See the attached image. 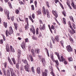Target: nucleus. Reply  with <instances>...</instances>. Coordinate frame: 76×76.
I'll return each mask as SVG.
<instances>
[{
	"label": "nucleus",
	"mask_w": 76,
	"mask_h": 76,
	"mask_svg": "<svg viewBox=\"0 0 76 76\" xmlns=\"http://www.w3.org/2000/svg\"><path fill=\"white\" fill-rule=\"evenodd\" d=\"M38 74H39L41 73V69L39 67L37 68L36 70Z\"/></svg>",
	"instance_id": "nucleus-12"
},
{
	"label": "nucleus",
	"mask_w": 76,
	"mask_h": 76,
	"mask_svg": "<svg viewBox=\"0 0 76 76\" xmlns=\"http://www.w3.org/2000/svg\"><path fill=\"white\" fill-rule=\"evenodd\" d=\"M10 69H7L6 72V76H10V68H9Z\"/></svg>",
	"instance_id": "nucleus-8"
},
{
	"label": "nucleus",
	"mask_w": 76,
	"mask_h": 76,
	"mask_svg": "<svg viewBox=\"0 0 76 76\" xmlns=\"http://www.w3.org/2000/svg\"><path fill=\"white\" fill-rule=\"evenodd\" d=\"M35 30V28H34V27H32V28H30V31L31 32H32L34 30Z\"/></svg>",
	"instance_id": "nucleus-30"
},
{
	"label": "nucleus",
	"mask_w": 76,
	"mask_h": 76,
	"mask_svg": "<svg viewBox=\"0 0 76 76\" xmlns=\"http://www.w3.org/2000/svg\"><path fill=\"white\" fill-rule=\"evenodd\" d=\"M46 11L47 12V17L50 18V14L49 13V11L48 10H46Z\"/></svg>",
	"instance_id": "nucleus-20"
},
{
	"label": "nucleus",
	"mask_w": 76,
	"mask_h": 76,
	"mask_svg": "<svg viewBox=\"0 0 76 76\" xmlns=\"http://www.w3.org/2000/svg\"><path fill=\"white\" fill-rule=\"evenodd\" d=\"M22 61L24 63V64H27V65H28V62L26 60L22 59Z\"/></svg>",
	"instance_id": "nucleus-16"
},
{
	"label": "nucleus",
	"mask_w": 76,
	"mask_h": 76,
	"mask_svg": "<svg viewBox=\"0 0 76 76\" xmlns=\"http://www.w3.org/2000/svg\"><path fill=\"white\" fill-rule=\"evenodd\" d=\"M59 4L60 5V6H61V7L62 9H64V7H63V5H62L61 3H60V2H59Z\"/></svg>",
	"instance_id": "nucleus-29"
},
{
	"label": "nucleus",
	"mask_w": 76,
	"mask_h": 76,
	"mask_svg": "<svg viewBox=\"0 0 76 76\" xmlns=\"http://www.w3.org/2000/svg\"><path fill=\"white\" fill-rule=\"evenodd\" d=\"M8 34L9 35H11V34H13V29H12V27L11 26L10 27L9 30L8 31V30H7L5 32V34L7 37L9 36Z\"/></svg>",
	"instance_id": "nucleus-1"
},
{
	"label": "nucleus",
	"mask_w": 76,
	"mask_h": 76,
	"mask_svg": "<svg viewBox=\"0 0 76 76\" xmlns=\"http://www.w3.org/2000/svg\"><path fill=\"white\" fill-rule=\"evenodd\" d=\"M45 7H43L42 10H43V12H45Z\"/></svg>",
	"instance_id": "nucleus-55"
},
{
	"label": "nucleus",
	"mask_w": 76,
	"mask_h": 76,
	"mask_svg": "<svg viewBox=\"0 0 76 76\" xmlns=\"http://www.w3.org/2000/svg\"><path fill=\"white\" fill-rule=\"evenodd\" d=\"M11 19L12 20V21H13L14 20V16H12V17H11Z\"/></svg>",
	"instance_id": "nucleus-51"
},
{
	"label": "nucleus",
	"mask_w": 76,
	"mask_h": 76,
	"mask_svg": "<svg viewBox=\"0 0 76 76\" xmlns=\"http://www.w3.org/2000/svg\"><path fill=\"white\" fill-rule=\"evenodd\" d=\"M61 59L59 60V61L61 62V61H62V62H63V63H64L65 65H66V64H67V61H66V59H65V58H64L63 56H61Z\"/></svg>",
	"instance_id": "nucleus-2"
},
{
	"label": "nucleus",
	"mask_w": 76,
	"mask_h": 76,
	"mask_svg": "<svg viewBox=\"0 0 76 76\" xmlns=\"http://www.w3.org/2000/svg\"><path fill=\"white\" fill-rule=\"evenodd\" d=\"M39 29L38 28H37L36 30V34L37 35H38V34H39Z\"/></svg>",
	"instance_id": "nucleus-27"
},
{
	"label": "nucleus",
	"mask_w": 76,
	"mask_h": 76,
	"mask_svg": "<svg viewBox=\"0 0 76 76\" xmlns=\"http://www.w3.org/2000/svg\"><path fill=\"white\" fill-rule=\"evenodd\" d=\"M21 54V51L20 50L18 49V53L17 57L18 58H20V54Z\"/></svg>",
	"instance_id": "nucleus-10"
},
{
	"label": "nucleus",
	"mask_w": 76,
	"mask_h": 76,
	"mask_svg": "<svg viewBox=\"0 0 76 76\" xmlns=\"http://www.w3.org/2000/svg\"><path fill=\"white\" fill-rule=\"evenodd\" d=\"M3 42V39H1L0 41V44H2Z\"/></svg>",
	"instance_id": "nucleus-53"
},
{
	"label": "nucleus",
	"mask_w": 76,
	"mask_h": 76,
	"mask_svg": "<svg viewBox=\"0 0 76 76\" xmlns=\"http://www.w3.org/2000/svg\"><path fill=\"white\" fill-rule=\"evenodd\" d=\"M50 57L52 59H53V58L54 57H53V54H51L50 55Z\"/></svg>",
	"instance_id": "nucleus-49"
},
{
	"label": "nucleus",
	"mask_w": 76,
	"mask_h": 76,
	"mask_svg": "<svg viewBox=\"0 0 76 76\" xmlns=\"http://www.w3.org/2000/svg\"><path fill=\"white\" fill-rule=\"evenodd\" d=\"M37 13H38V15H41V10L39 9L38 11H37Z\"/></svg>",
	"instance_id": "nucleus-31"
},
{
	"label": "nucleus",
	"mask_w": 76,
	"mask_h": 76,
	"mask_svg": "<svg viewBox=\"0 0 76 76\" xmlns=\"http://www.w3.org/2000/svg\"><path fill=\"white\" fill-rule=\"evenodd\" d=\"M19 19L20 21H21V22H24V20H21V19L20 18V17H19Z\"/></svg>",
	"instance_id": "nucleus-56"
},
{
	"label": "nucleus",
	"mask_w": 76,
	"mask_h": 76,
	"mask_svg": "<svg viewBox=\"0 0 76 76\" xmlns=\"http://www.w3.org/2000/svg\"><path fill=\"white\" fill-rule=\"evenodd\" d=\"M29 57H30L31 61H33L34 59H33V58L32 57V56L31 55H29Z\"/></svg>",
	"instance_id": "nucleus-25"
},
{
	"label": "nucleus",
	"mask_w": 76,
	"mask_h": 76,
	"mask_svg": "<svg viewBox=\"0 0 76 76\" xmlns=\"http://www.w3.org/2000/svg\"><path fill=\"white\" fill-rule=\"evenodd\" d=\"M42 37V34H41V33H40L39 34V36H38V37L39 38H40V37Z\"/></svg>",
	"instance_id": "nucleus-62"
},
{
	"label": "nucleus",
	"mask_w": 76,
	"mask_h": 76,
	"mask_svg": "<svg viewBox=\"0 0 76 76\" xmlns=\"http://www.w3.org/2000/svg\"><path fill=\"white\" fill-rule=\"evenodd\" d=\"M35 52L36 54H39L40 50H39V49H35Z\"/></svg>",
	"instance_id": "nucleus-14"
},
{
	"label": "nucleus",
	"mask_w": 76,
	"mask_h": 76,
	"mask_svg": "<svg viewBox=\"0 0 76 76\" xmlns=\"http://www.w3.org/2000/svg\"><path fill=\"white\" fill-rule=\"evenodd\" d=\"M39 23L40 24H42V20H41L40 19L39 20Z\"/></svg>",
	"instance_id": "nucleus-57"
},
{
	"label": "nucleus",
	"mask_w": 76,
	"mask_h": 76,
	"mask_svg": "<svg viewBox=\"0 0 76 76\" xmlns=\"http://www.w3.org/2000/svg\"><path fill=\"white\" fill-rule=\"evenodd\" d=\"M18 63H21V60L20 59V58H18Z\"/></svg>",
	"instance_id": "nucleus-42"
},
{
	"label": "nucleus",
	"mask_w": 76,
	"mask_h": 76,
	"mask_svg": "<svg viewBox=\"0 0 76 76\" xmlns=\"http://www.w3.org/2000/svg\"><path fill=\"white\" fill-rule=\"evenodd\" d=\"M4 12L5 14L7 15V16L9 17V12L6 9L4 10Z\"/></svg>",
	"instance_id": "nucleus-9"
},
{
	"label": "nucleus",
	"mask_w": 76,
	"mask_h": 76,
	"mask_svg": "<svg viewBox=\"0 0 76 76\" xmlns=\"http://www.w3.org/2000/svg\"><path fill=\"white\" fill-rule=\"evenodd\" d=\"M32 32L33 33V34H34V35H35V30H33V31H32Z\"/></svg>",
	"instance_id": "nucleus-61"
},
{
	"label": "nucleus",
	"mask_w": 76,
	"mask_h": 76,
	"mask_svg": "<svg viewBox=\"0 0 76 76\" xmlns=\"http://www.w3.org/2000/svg\"><path fill=\"white\" fill-rule=\"evenodd\" d=\"M50 48H52V47H53V46L52 45V44H51V43L50 44Z\"/></svg>",
	"instance_id": "nucleus-63"
},
{
	"label": "nucleus",
	"mask_w": 76,
	"mask_h": 76,
	"mask_svg": "<svg viewBox=\"0 0 76 76\" xmlns=\"http://www.w3.org/2000/svg\"><path fill=\"white\" fill-rule=\"evenodd\" d=\"M45 29V24L43 25V26H42L41 25H40V27H39V29L41 31H42V30H44Z\"/></svg>",
	"instance_id": "nucleus-6"
},
{
	"label": "nucleus",
	"mask_w": 76,
	"mask_h": 76,
	"mask_svg": "<svg viewBox=\"0 0 76 76\" xmlns=\"http://www.w3.org/2000/svg\"><path fill=\"white\" fill-rule=\"evenodd\" d=\"M43 14L44 15V16H45V15H47V14H46V12H45V11L43 12Z\"/></svg>",
	"instance_id": "nucleus-64"
},
{
	"label": "nucleus",
	"mask_w": 76,
	"mask_h": 76,
	"mask_svg": "<svg viewBox=\"0 0 76 76\" xmlns=\"http://www.w3.org/2000/svg\"><path fill=\"white\" fill-rule=\"evenodd\" d=\"M31 7L32 8V10H35V8H34V5H32Z\"/></svg>",
	"instance_id": "nucleus-38"
},
{
	"label": "nucleus",
	"mask_w": 76,
	"mask_h": 76,
	"mask_svg": "<svg viewBox=\"0 0 76 76\" xmlns=\"http://www.w3.org/2000/svg\"><path fill=\"white\" fill-rule=\"evenodd\" d=\"M26 20L27 23H28V18H26Z\"/></svg>",
	"instance_id": "nucleus-54"
},
{
	"label": "nucleus",
	"mask_w": 76,
	"mask_h": 76,
	"mask_svg": "<svg viewBox=\"0 0 76 76\" xmlns=\"http://www.w3.org/2000/svg\"><path fill=\"white\" fill-rule=\"evenodd\" d=\"M60 43L61 44V45H62V46H63V44H64V42H63V41L61 40L60 41Z\"/></svg>",
	"instance_id": "nucleus-46"
},
{
	"label": "nucleus",
	"mask_w": 76,
	"mask_h": 76,
	"mask_svg": "<svg viewBox=\"0 0 76 76\" xmlns=\"http://www.w3.org/2000/svg\"><path fill=\"white\" fill-rule=\"evenodd\" d=\"M10 49L11 52H12V53H14V52H15V50H14V49L13 48L12 46H10Z\"/></svg>",
	"instance_id": "nucleus-23"
},
{
	"label": "nucleus",
	"mask_w": 76,
	"mask_h": 76,
	"mask_svg": "<svg viewBox=\"0 0 76 76\" xmlns=\"http://www.w3.org/2000/svg\"><path fill=\"white\" fill-rule=\"evenodd\" d=\"M51 29H53V30H54V29H55V28H54V26L53 25H52L51 26Z\"/></svg>",
	"instance_id": "nucleus-45"
},
{
	"label": "nucleus",
	"mask_w": 76,
	"mask_h": 76,
	"mask_svg": "<svg viewBox=\"0 0 76 76\" xmlns=\"http://www.w3.org/2000/svg\"><path fill=\"white\" fill-rule=\"evenodd\" d=\"M55 2L56 4H57V2H59V1H58V0H55Z\"/></svg>",
	"instance_id": "nucleus-58"
},
{
	"label": "nucleus",
	"mask_w": 76,
	"mask_h": 76,
	"mask_svg": "<svg viewBox=\"0 0 76 76\" xmlns=\"http://www.w3.org/2000/svg\"><path fill=\"white\" fill-rule=\"evenodd\" d=\"M6 50L7 52L10 51V49H9V45H8L6 46Z\"/></svg>",
	"instance_id": "nucleus-17"
},
{
	"label": "nucleus",
	"mask_w": 76,
	"mask_h": 76,
	"mask_svg": "<svg viewBox=\"0 0 76 76\" xmlns=\"http://www.w3.org/2000/svg\"><path fill=\"white\" fill-rule=\"evenodd\" d=\"M42 61L43 64H44V63H45V59L44 58H42Z\"/></svg>",
	"instance_id": "nucleus-39"
},
{
	"label": "nucleus",
	"mask_w": 76,
	"mask_h": 76,
	"mask_svg": "<svg viewBox=\"0 0 76 76\" xmlns=\"http://www.w3.org/2000/svg\"><path fill=\"white\" fill-rule=\"evenodd\" d=\"M63 21L64 22V24H66V19L65 18H63Z\"/></svg>",
	"instance_id": "nucleus-35"
},
{
	"label": "nucleus",
	"mask_w": 76,
	"mask_h": 76,
	"mask_svg": "<svg viewBox=\"0 0 76 76\" xmlns=\"http://www.w3.org/2000/svg\"><path fill=\"white\" fill-rule=\"evenodd\" d=\"M72 32L74 34H76V31H75V30L73 28L72 29Z\"/></svg>",
	"instance_id": "nucleus-41"
},
{
	"label": "nucleus",
	"mask_w": 76,
	"mask_h": 76,
	"mask_svg": "<svg viewBox=\"0 0 76 76\" xmlns=\"http://www.w3.org/2000/svg\"><path fill=\"white\" fill-rule=\"evenodd\" d=\"M25 30H27V29H28V26L27 25H26L25 26Z\"/></svg>",
	"instance_id": "nucleus-43"
},
{
	"label": "nucleus",
	"mask_w": 76,
	"mask_h": 76,
	"mask_svg": "<svg viewBox=\"0 0 76 76\" xmlns=\"http://www.w3.org/2000/svg\"><path fill=\"white\" fill-rule=\"evenodd\" d=\"M2 70L3 72L4 75L5 76H6V69L4 68L2 69Z\"/></svg>",
	"instance_id": "nucleus-19"
},
{
	"label": "nucleus",
	"mask_w": 76,
	"mask_h": 76,
	"mask_svg": "<svg viewBox=\"0 0 76 76\" xmlns=\"http://www.w3.org/2000/svg\"><path fill=\"white\" fill-rule=\"evenodd\" d=\"M48 73V70L47 69L45 70V72H44L42 73V75L43 76H47V75Z\"/></svg>",
	"instance_id": "nucleus-11"
},
{
	"label": "nucleus",
	"mask_w": 76,
	"mask_h": 76,
	"mask_svg": "<svg viewBox=\"0 0 76 76\" xmlns=\"http://www.w3.org/2000/svg\"><path fill=\"white\" fill-rule=\"evenodd\" d=\"M31 16L33 19H34L35 18V15H34V14H33L31 15Z\"/></svg>",
	"instance_id": "nucleus-48"
},
{
	"label": "nucleus",
	"mask_w": 76,
	"mask_h": 76,
	"mask_svg": "<svg viewBox=\"0 0 76 76\" xmlns=\"http://www.w3.org/2000/svg\"><path fill=\"white\" fill-rule=\"evenodd\" d=\"M32 39H36V37H35V36H32Z\"/></svg>",
	"instance_id": "nucleus-50"
},
{
	"label": "nucleus",
	"mask_w": 76,
	"mask_h": 76,
	"mask_svg": "<svg viewBox=\"0 0 76 76\" xmlns=\"http://www.w3.org/2000/svg\"><path fill=\"white\" fill-rule=\"evenodd\" d=\"M55 62L56 63V64H57V65H59V63H58V60H56V61H55Z\"/></svg>",
	"instance_id": "nucleus-40"
},
{
	"label": "nucleus",
	"mask_w": 76,
	"mask_h": 76,
	"mask_svg": "<svg viewBox=\"0 0 76 76\" xmlns=\"http://www.w3.org/2000/svg\"><path fill=\"white\" fill-rule=\"evenodd\" d=\"M45 50L46 51V52H47V53H48V49H47V48H45Z\"/></svg>",
	"instance_id": "nucleus-52"
},
{
	"label": "nucleus",
	"mask_w": 76,
	"mask_h": 76,
	"mask_svg": "<svg viewBox=\"0 0 76 76\" xmlns=\"http://www.w3.org/2000/svg\"><path fill=\"white\" fill-rule=\"evenodd\" d=\"M55 54H56V55H57L58 60H60L61 58H60V56L59 55V53L58 52H55Z\"/></svg>",
	"instance_id": "nucleus-18"
},
{
	"label": "nucleus",
	"mask_w": 76,
	"mask_h": 76,
	"mask_svg": "<svg viewBox=\"0 0 76 76\" xmlns=\"http://www.w3.org/2000/svg\"><path fill=\"white\" fill-rule=\"evenodd\" d=\"M58 37H57V36H56V37H55V39H53V40L52 41V42L53 44H55V42L56 41V42H58Z\"/></svg>",
	"instance_id": "nucleus-7"
},
{
	"label": "nucleus",
	"mask_w": 76,
	"mask_h": 76,
	"mask_svg": "<svg viewBox=\"0 0 76 76\" xmlns=\"http://www.w3.org/2000/svg\"><path fill=\"white\" fill-rule=\"evenodd\" d=\"M3 10V8L1 7H0V12H2Z\"/></svg>",
	"instance_id": "nucleus-59"
},
{
	"label": "nucleus",
	"mask_w": 76,
	"mask_h": 76,
	"mask_svg": "<svg viewBox=\"0 0 76 76\" xmlns=\"http://www.w3.org/2000/svg\"><path fill=\"white\" fill-rule=\"evenodd\" d=\"M12 61H13V63L14 64H15L16 63V60H15V58H12Z\"/></svg>",
	"instance_id": "nucleus-24"
},
{
	"label": "nucleus",
	"mask_w": 76,
	"mask_h": 76,
	"mask_svg": "<svg viewBox=\"0 0 76 76\" xmlns=\"http://www.w3.org/2000/svg\"><path fill=\"white\" fill-rule=\"evenodd\" d=\"M15 13L16 14H19V11L18 10H15Z\"/></svg>",
	"instance_id": "nucleus-34"
},
{
	"label": "nucleus",
	"mask_w": 76,
	"mask_h": 76,
	"mask_svg": "<svg viewBox=\"0 0 76 76\" xmlns=\"http://www.w3.org/2000/svg\"><path fill=\"white\" fill-rule=\"evenodd\" d=\"M9 6L10 9H12L13 8L12 7V4H9Z\"/></svg>",
	"instance_id": "nucleus-44"
},
{
	"label": "nucleus",
	"mask_w": 76,
	"mask_h": 76,
	"mask_svg": "<svg viewBox=\"0 0 76 76\" xmlns=\"http://www.w3.org/2000/svg\"><path fill=\"white\" fill-rule=\"evenodd\" d=\"M24 68H25V69L26 70V71L28 72L29 73V71L30 70H29V65H26L24 66Z\"/></svg>",
	"instance_id": "nucleus-4"
},
{
	"label": "nucleus",
	"mask_w": 76,
	"mask_h": 76,
	"mask_svg": "<svg viewBox=\"0 0 76 76\" xmlns=\"http://www.w3.org/2000/svg\"><path fill=\"white\" fill-rule=\"evenodd\" d=\"M66 48L67 51L68 52H72L73 51V49L72 48V47L70 46V45H69L66 46Z\"/></svg>",
	"instance_id": "nucleus-3"
},
{
	"label": "nucleus",
	"mask_w": 76,
	"mask_h": 76,
	"mask_svg": "<svg viewBox=\"0 0 76 76\" xmlns=\"http://www.w3.org/2000/svg\"><path fill=\"white\" fill-rule=\"evenodd\" d=\"M69 40L70 41H71V42H73V39H72V37H69Z\"/></svg>",
	"instance_id": "nucleus-36"
},
{
	"label": "nucleus",
	"mask_w": 76,
	"mask_h": 76,
	"mask_svg": "<svg viewBox=\"0 0 76 76\" xmlns=\"http://www.w3.org/2000/svg\"><path fill=\"white\" fill-rule=\"evenodd\" d=\"M31 71L33 73H35V70H34V67H32L31 68Z\"/></svg>",
	"instance_id": "nucleus-32"
},
{
	"label": "nucleus",
	"mask_w": 76,
	"mask_h": 76,
	"mask_svg": "<svg viewBox=\"0 0 76 76\" xmlns=\"http://www.w3.org/2000/svg\"><path fill=\"white\" fill-rule=\"evenodd\" d=\"M21 47L24 50V51L26 50V48H25V44L24 42H23L21 44Z\"/></svg>",
	"instance_id": "nucleus-5"
},
{
	"label": "nucleus",
	"mask_w": 76,
	"mask_h": 76,
	"mask_svg": "<svg viewBox=\"0 0 76 76\" xmlns=\"http://www.w3.org/2000/svg\"><path fill=\"white\" fill-rule=\"evenodd\" d=\"M68 30L71 34H72V35L73 34H74L73 33V32L71 31V30L70 29H68Z\"/></svg>",
	"instance_id": "nucleus-33"
},
{
	"label": "nucleus",
	"mask_w": 76,
	"mask_h": 76,
	"mask_svg": "<svg viewBox=\"0 0 76 76\" xmlns=\"http://www.w3.org/2000/svg\"><path fill=\"white\" fill-rule=\"evenodd\" d=\"M14 25L15 27V29L16 31H17V29H18V24L14 23Z\"/></svg>",
	"instance_id": "nucleus-21"
},
{
	"label": "nucleus",
	"mask_w": 76,
	"mask_h": 76,
	"mask_svg": "<svg viewBox=\"0 0 76 76\" xmlns=\"http://www.w3.org/2000/svg\"><path fill=\"white\" fill-rule=\"evenodd\" d=\"M34 4L35 5L36 7H37V1H35V2H34Z\"/></svg>",
	"instance_id": "nucleus-47"
},
{
	"label": "nucleus",
	"mask_w": 76,
	"mask_h": 76,
	"mask_svg": "<svg viewBox=\"0 0 76 76\" xmlns=\"http://www.w3.org/2000/svg\"><path fill=\"white\" fill-rule=\"evenodd\" d=\"M46 3L47 4V6H48V7H49V2L48 1H46Z\"/></svg>",
	"instance_id": "nucleus-37"
},
{
	"label": "nucleus",
	"mask_w": 76,
	"mask_h": 76,
	"mask_svg": "<svg viewBox=\"0 0 76 76\" xmlns=\"http://www.w3.org/2000/svg\"><path fill=\"white\" fill-rule=\"evenodd\" d=\"M9 62H10V64H11V65H12V66H13V63L12 62V61H10Z\"/></svg>",
	"instance_id": "nucleus-60"
},
{
	"label": "nucleus",
	"mask_w": 76,
	"mask_h": 76,
	"mask_svg": "<svg viewBox=\"0 0 76 76\" xmlns=\"http://www.w3.org/2000/svg\"><path fill=\"white\" fill-rule=\"evenodd\" d=\"M31 54H32V56H33V57H35V56L36 54H35V52H34V49H32L31 50Z\"/></svg>",
	"instance_id": "nucleus-15"
},
{
	"label": "nucleus",
	"mask_w": 76,
	"mask_h": 76,
	"mask_svg": "<svg viewBox=\"0 0 76 76\" xmlns=\"http://www.w3.org/2000/svg\"><path fill=\"white\" fill-rule=\"evenodd\" d=\"M19 63H17L16 64V67L18 69H19Z\"/></svg>",
	"instance_id": "nucleus-26"
},
{
	"label": "nucleus",
	"mask_w": 76,
	"mask_h": 76,
	"mask_svg": "<svg viewBox=\"0 0 76 76\" xmlns=\"http://www.w3.org/2000/svg\"><path fill=\"white\" fill-rule=\"evenodd\" d=\"M52 13L57 18V17H58V15L56 12V11L52 10Z\"/></svg>",
	"instance_id": "nucleus-13"
},
{
	"label": "nucleus",
	"mask_w": 76,
	"mask_h": 76,
	"mask_svg": "<svg viewBox=\"0 0 76 76\" xmlns=\"http://www.w3.org/2000/svg\"><path fill=\"white\" fill-rule=\"evenodd\" d=\"M3 24L4 25V27H5V28H6L7 27V22H3Z\"/></svg>",
	"instance_id": "nucleus-22"
},
{
	"label": "nucleus",
	"mask_w": 76,
	"mask_h": 76,
	"mask_svg": "<svg viewBox=\"0 0 76 76\" xmlns=\"http://www.w3.org/2000/svg\"><path fill=\"white\" fill-rule=\"evenodd\" d=\"M68 60L69 61H73V58H68Z\"/></svg>",
	"instance_id": "nucleus-28"
}]
</instances>
